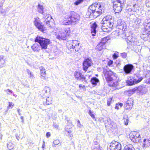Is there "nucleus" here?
Instances as JSON below:
<instances>
[{
	"instance_id": "1",
	"label": "nucleus",
	"mask_w": 150,
	"mask_h": 150,
	"mask_svg": "<svg viewBox=\"0 0 150 150\" xmlns=\"http://www.w3.org/2000/svg\"><path fill=\"white\" fill-rule=\"evenodd\" d=\"M103 72L105 77L110 86L116 87L118 83L119 78L117 74L110 70L105 69Z\"/></svg>"
},
{
	"instance_id": "48",
	"label": "nucleus",
	"mask_w": 150,
	"mask_h": 150,
	"mask_svg": "<svg viewBox=\"0 0 150 150\" xmlns=\"http://www.w3.org/2000/svg\"><path fill=\"white\" fill-rule=\"evenodd\" d=\"M53 146L55 147L56 145H57L59 144V141H53Z\"/></svg>"
},
{
	"instance_id": "58",
	"label": "nucleus",
	"mask_w": 150,
	"mask_h": 150,
	"mask_svg": "<svg viewBox=\"0 0 150 150\" xmlns=\"http://www.w3.org/2000/svg\"><path fill=\"white\" fill-rule=\"evenodd\" d=\"M66 131H67V132L69 133H70L71 132V130L69 129H66Z\"/></svg>"
},
{
	"instance_id": "54",
	"label": "nucleus",
	"mask_w": 150,
	"mask_h": 150,
	"mask_svg": "<svg viewBox=\"0 0 150 150\" xmlns=\"http://www.w3.org/2000/svg\"><path fill=\"white\" fill-rule=\"evenodd\" d=\"M79 87L80 88H82L83 89L85 88V86L82 85V84H80L79 85Z\"/></svg>"
},
{
	"instance_id": "27",
	"label": "nucleus",
	"mask_w": 150,
	"mask_h": 150,
	"mask_svg": "<svg viewBox=\"0 0 150 150\" xmlns=\"http://www.w3.org/2000/svg\"><path fill=\"white\" fill-rule=\"evenodd\" d=\"M123 150H135V149L132 145L129 144L125 146Z\"/></svg>"
},
{
	"instance_id": "6",
	"label": "nucleus",
	"mask_w": 150,
	"mask_h": 150,
	"mask_svg": "<svg viewBox=\"0 0 150 150\" xmlns=\"http://www.w3.org/2000/svg\"><path fill=\"white\" fill-rule=\"evenodd\" d=\"M113 4V8L115 13L120 12L122 9L125 0H112Z\"/></svg>"
},
{
	"instance_id": "38",
	"label": "nucleus",
	"mask_w": 150,
	"mask_h": 150,
	"mask_svg": "<svg viewBox=\"0 0 150 150\" xmlns=\"http://www.w3.org/2000/svg\"><path fill=\"white\" fill-rule=\"evenodd\" d=\"M14 105L11 102H8V105L7 107L8 109H11L13 107Z\"/></svg>"
},
{
	"instance_id": "18",
	"label": "nucleus",
	"mask_w": 150,
	"mask_h": 150,
	"mask_svg": "<svg viewBox=\"0 0 150 150\" xmlns=\"http://www.w3.org/2000/svg\"><path fill=\"white\" fill-rule=\"evenodd\" d=\"M133 104V101L131 98L129 99L126 102L125 105V107L127 109H131Z\"/></svg>"
},
{
	"instance_id": "28",
	"label": "nucleus",
	"mask_w": 150,
	"mask_h": 150,
	"mask_svg": "<svg viewBox=\"0 0 150 150\" xmlns=\"http://www.w3.org/2000/svg\"><path fill=\"white\" fill-rule=\"evenodd\" d=\"M52 103V99L51 98L49 97H48L46 99V101L45 103V102H43L44 104L46 103L47 105H49L51 104Z\"/></svg>"
},
{
	"instance_id": "52",
	"label": "nucleus",
	"mask_w": 150,
	"mask_h": 150,
	"mask_svg": "<svg viewBox=\"0 0 150 150\" xmlns=\"http://www.w3.org/2000/svg\"><path fill=\"white\" fill-rule=\"evenodd\" d=\"M113 63V62L112 61L110 60L108 62V65L109 66H110Z\"/></svg>"
},
{
	"instance_id": "13",
	"label": "nucleus",
	"mask_w": 150,
	"mask_h": 150,
	"mask_svg": "<svg viewBox=\"0 0 150 150\" xmlns=\"http://www.w3.org/2000/svg\"><path fill=\"white\" fill-rule=\"evenodd\" d=\"M134 67V66L132 64H128L124 66L123 71L126 74H130Z\"/></svg>"
},
{
	"instance_id": "56",
	"label": "nucleus",
	"mask_w": 150,
	"mask_h": 150,
	"mask_svg": "<svg viewBox=\"0 0 150 150\" xmlns=\"http://www.w3.org/2000/svg\"><path fill=\"white\" fill-rule=\"evenodd\" d=\"M21 122H22V123L23 124L24 122V119H23V116H21Z\"/></svg>"
},
{
	"instance_id": "50",
	"label": "nucleus",
	"mask_w": 150,
	"mask_h": 150,
	"mask_svg": "<svg viewBox=\"0 0 150 150\" xmlns=\"http://www.w3.org/2000/svg\"><path fill=\"white\" fill-rule=\"evenodd\" d=\"M145 83L150 85V77L145 81Z\"/></svg>"
},
{
	"instance_id": "46",
	"label": "nucleus",
	"mask_w": 150,
	"mask_h": 150,
	"mask_svg": "<svg viewBox=\"0 0 150 150\" xmlns=\"http://www.w3.org/2000/svg\"><path fill=\"white\" fill-rule=\"evenodd\" d=\"M77 125L78 127L80 128H82L83 127V125H81L79 120H78L77 121Z\"/></svg>"
},
{
	"instance_id": "37",
	"label": "nucleus",
	"mask_w": 150,
	"mask_h": 150,
	"mask_svg": "<svg viewBox=\"0 0 150 150\" xmlns=\"http://www.w3.org/2000/svg\"><path fill=\"white\" fill-rule=\"evenodd\" d=\"M138 6L136 4H134L133 5L132 9L133 12H136L138 10L137 8Z\"/></svg>"
},
{
	"instance_id": "14",
	"label": "nucleus",
	"mask_w": 150,
	"mask_h": 150,
	"mask_svg": "<svg viewBox=\"0 0 150 150\" xmlns=\"http://www.w3.org/2000/svg\"><path fill=\"white\" fill-rule=\"evenodd\" d=\"M91 59L87 58L86 59L83 63V69L84 71H86L88 68L90 67L92 64Z\"/></svg>"
},
{
	"instance_id": "31",
	"label": "nucleus",
	"mask_w": 150,
	"mask_h": 150,
	"mask_svg": "<svg viewBox=\"0 0 150 150\" xmlns=\"http://www.w3.org/2000/svg\"><path fill=\"white\" fill-rule=\"evenodd\" d=\"M145 29L146 30H150V23H145L144 24Z\"/></svg>"
},
{
	"instance_id": "57",
	"label": "nucleus",
	"mask_w": 150,
	"mask_h": 150,
	"mask_svg": "<svg viewBox=\"0 0 150 150\" xmlns=\"http://www.w3.org/2000/svg\"><path fill=\"white\" fill-rule=\"evenodd\" d=\"M118 106H119L118 103L116 104V106H115V109H119V108L118 107Z\"/></svg>"
},
{
	"instance_id": "25",
	"label": "nucleus",
	"mask_w": 150,
	"mask_h": 150,
	"mask_svg": "<svg viewBox=\"0 0 150 150\" xmlns=\"http://www.w3.org/2000/svg\"><path fill=\"white\" fill-rule=\"evenodd\" d=\"M4 56L0 55V68L3 67L5 63V60L4 59Z\"/></svg>"
},
{
	"instance_id": "49",
	"label": "nucleus",
	"mask_w": 150,
	"mask_h": 150,
	"mask_svg": "<svg viewBox=\"0 0 150 150\" xmlns=\"http://www.w3.org/2000/svg\"><path fill=\"white\" fill-rule=\"evenodd\" d=\"M6 92L8 94H10L12 93V91L11 90H10L9 89H7L5 90Z\"/></svg>"
},
{
	"instance_id": "30",
	"label": "nucleus",
	"mask_w": 150,
	"mask_h": 150,
	"mask_svg": "<svg viewBox=\"0 0 150 150\" xmlns=\"http://www.w3.org/2000/svg\"><path fill=\"white\" fill-rule=\"evenodd\" d=\"M124 122L125 125H127L128 124L129 120L128 117L127 115L124 116L123 118Z\"/></svg>"
},
{
	"instance_id": "42",
	"label": "nucleus",
	"mask_w": 150,
	"mask_h": 150,
	"mask_svg": "<svg viewBox=\"0 0 150 150\" xmlns=\"http://www.w3.org/2000/svg\"><path fill=\"white\" fill-rule=\"evenodd\" d=\"M83 0H78L75 1L74 4L76 5H77L82 2Z\"/></svg>"
},
{
	"instance_id": "35",
	"label": "nucleus",
	"mask_w": 150,
	"mask_h": 150,
	"mask_svg": "<svg viewBox=\"0 0 150 150\" xmlns=\"http://www.w3.org/2000/svg\"><path fill=\"white\" fill-rule=\"evenodd\" d=\"M14 145L11 142H9L8 144L7 147L9 149H12L14 147Z\"/></svg>"
},
{
	"instance_id": "63",
	"label": "nucleus",
	"mask_w": 150,
	"mask_h": 150,
	"mask_svg": "<svg viewBox=\"0 0 150 150\" xmlns=\"http://www.w3.org/2000/svg\"><path fill=\"white\" fill-rule=\"evenodd\" d=\"M5 12V10H2L1 11V13H4Z\"/></svg>"
},
{
	"instance_id": "33",
	"label": "nucleus",
	"mask_w": 150,
	"mask_h": 150,
	"mask_svg": "<svg viewBox=\"0 0 150 150\" xmlns=\"http://www.w3.org/2000/svg\"><path fill=\"white\" fill-rule=\"evenodd\" d=\"M132 8H131L129 7H127L126 8V12H127L129 14H132L133 11Z\"/></svg>"
},
{
	"instance_id": "23",
	"label": "nucleus",
	"mask_w": 150,
	"mask_h": 150,
	"mask_svg": "<svg viewBox=\"0 0 150 150\" xmlns=\"http://www.w3.org/2000/svg\"><path fill=\"white\" fill-rule=\"evenodd\" d=\"M99 81L98 79L96 77H93L91 78V82L94 86H96L97 85V83L99 82Z\"/></svg>"
},
{
	"instance_id": "44",
	"label": "nucleus",
	"mask_w": 150,
	"mask_h": 150,
	"mask_svg": "<svg viewBox=\"0 0 150 150\" xmlns=\"http://www.w3.org/2000/svg\"><path fill=\"white\" fill-rule=\"evenodd\" d=\"M107 41V40L106 39V38L105 37L102 39L101 42L103 43L104 45H105Z\"/></svg>"
},
{
	"instance_id": "29",
	"label": "nucleus",
	"mask_w": 150,
	"mask_h": 150,
	"mask_svg": "<svg viewBox=\"0 0 150 150\" xmlns=\"http://www.w3.org/2000/svg\"><path fill=\"white\" fill-rule=\"evenodd\" d=\"M137 132L135 131H133L131 132L129 134V137L132 141H133V139L136 134ZM133 141H134L133 140Z\"/></svg>"
},
{
	"instance_id": "59",
	"label": "nucleus",
	"mask_w": 150,
	"mask_h": 150,
	"mask_svg": "<svg viewBox=\"0 0 150 150\" xmlns=\"http://www.w3.org/2000/svg\"><path fill=\"white\" fill-rule=\"evenodd\" d=\"M106 39L108 41L110 39V36H107L106 37H105Z\"/></svg>"
},
{
	"instance_id": "2",
	"label": "nucleus",
	"mask_w": 150,
	"mask_h": 150,
	"mask_svg": "<svg viewBox=\"0 0 150 150\" xmlns=\"http://www.w3.org/2000/svg\"><path fill=\"white\" fill-rule=\"evenodd\" d=\"M101 8L100 4H93L88 8L87 14L90 17L93 16V18H96L102 13Z\"/></svg>"
},
{
	"instance_id": "53",
	"label": "nucleus",
	"mask_w": 150,
	"mask_h": 150,
	"mask_svg": "<svg viewBox=\"0 0 150 150\" xmlns=\"http://www.w3.org/2000/svg\"><path fill=\"white\" fill-rule=\"evenodd\" d=\"M53 126L57 129H58L59 128V126L56 124L54 123L53 125Z\"/></svg>"
},
{
	"instance_id": "61",
	"label": "nucleus",
	"mask_w": 150,
	"mask_h": 150,
	"mask_svg": "<svg viewBox=\"0 0 150 150\" xmlns=\"http://www.w3.org/2000/svg\"><path fill=\"white\" fill-rule=\"evenodd\" d=\"M148 31V33H147L148 36H150V30Z\"/></svg>"
},
{
	"instance_id": "21",
	"label": "nucleus",
	"mask_w": 150,
	"mask_h": 150,
	"mask_svg": "<svg viewBox=\"0 0 150 150\" xmlns=\"http://www.w3.org/2000/svg\"><path fill=\"white\" fill-rule=\"evenodd\" d=\"M103 25L101 27L102 30L105 32H108L110 31L113 28H110V26L108 25Z\"/></svg>"
},
{
	"instance_id": "20",
	"label": "nucleus",
	"mask_w": 150,
	"mask_h": 150,
	"mask_svg": "<svg viewBox=\"0 0 150 150\" xmlns=\"http://www.w3.org/2000/svg\"><path fill=\"white\" fill-rule=\"evenodd\" d=\"M124 22L122 21L121 19L118 20L117 21V26L118 28L120 30H123L124 27Z\"/></svg>"
},
{
	"instance_id": "10",
	"label": "nucleus",
	"mask_w": 150,
	"mask_h": 150,
	"mask_svg": "<svg viewBox=\"0 0 150 150\" xmlns=\"http://www.w3.org/2000/svg\"><path fill=\"white\" fill-rule=\"evenodd\" d=\"M33 23L35 26L42 32H43L45 30L44 25L42 24L39 18L37 17L35 18Z\"/></svg>"
},
{
	"instance_id": "55",
	"label": "nucleus",
	"mask_w": 150,
	"mask_h": 150,
	"mask_svg": "<svg viewBox=\"0 0 150 150\" xmlns=\"http://www.w3.org/2000/svg\"><path fill=\"white\" fill-rule=\"evenodd\" d=\"M50 135H51L50 133V132H48L46 133V136L47 137H48L50 136Z\"/></svg>"
},
{
	"instance_id": "12",
	"label": "nucleus",
	"mask_w": 150,
	"mask_h": 150,
	"mask_svg": "<svg viewBox=\"0 0 150 150\" xmlns=\"http://www.w3.org/2000/svg\"><path fill=\"white\" fill-rule=\"evenodd\" d=\"M42 14L43 15V18L45 19L44 21L45 23H46L49 27H52V26L51 24H52V23L51 22V20L52 19L51 16L50 15L47 14L45 13Z\"/></svg>"
},
{
	"instance_id": "19",
	"label": "nucleus",
	"mask_w": 150,
	"mask_h": 150,
	"mask_svg": "<svg viewBox=\"0 0 150 150\" xmlns=\"http://www.w3.org/2000/svg\"><path fill=\"white\" fill-rule=\"evenodd\" d=\"M97 27V25L95 22H94L91 26V33L93 36H94L96 33V29Z\"/></svg>"
},
{
	"instance_id": "15",
	"label": "nucleus",
	"mask_w": 150,
	"mask_h": 150,
	"mask_svg": "<svg viewBox=\"0 0 150 150\" xmlns=\"http://www.w3.org/2000/svg\"><path fill=\"white\" fill-rule=\"evenodd\" d=\"M74 76L76 79L83 81L86 82V80L85 76L82 75L79 71H76L74 74Z\"/></svg>"
},
{
	"instance_id": "4",
	"label": "nucleus",
	"mask_w": 150,
	"mask_h": 150,
	"mask_svg": "<svg viewBox=\"0 0 150 150\" xmlns=\"http://www.w3.org/2000/svg\"><path fill=\"white\" fill-rule=\"evenodd\" d=\"M142 79L143 78L140 75L136 74L134 77L129 76L126 83L128 86H132L139 83Z\"/></svg>"
},
{
	"instance_id": "11",
	"label": "nucleus",
	"mask_w": 150,
	"mask_h": 150,
	"mask_svg": "<svg viewBox=\"0 0 150 150\" xmlns=\"http://www.w3.org/2000/svg\"><path fill=\"white\" fill-rule=\"evenodd\" d=\"M110 147V150H121V144L117 141H112Z\"/></svg>"
},
{
	"instance_id": "8",
	"label": "nucleus",
	"mask_w": 150,
	"mask_h": 150,
	"mask_svg": "<svg viewBox=\"0 0 150 150\" xmlns=\"http://www.w3.org/2000/svg\"><path fill=\"white\" fill-rule=\"evenodd\" d=\"M113 19L112 17L110 16H107L104 17L101 23L103 25H107L110 26V28H113Z\"/></svg>"
},
{
	"instance_id": "40",
	"label": "nucleus",
	"mask_w": 150,
	"mask_h": 150,
	"mask_svg": "<svg viewBox=\"0 0 150 150\" xmlns=\"http://www.w3.org/2000/svg\"><path fill=\"white\" fill-rule=\"evenodd\" d=\"M118 52H117L115 53L112 55V57L114 59H116L118 57Z\"/></svg>"
},
{
	"instance_id": "51",
	"label": "nucleus",
	"mask_w": 150,
	"mask_h": 150,
	"mask_svg": "<svg viewBox=\"0 0 150 150\" xmlns=\"http://www.w3.org/2000/svg\"><path fill=\"white\" fill-rule=\"evenodd\" d=\"M140 136V135L139 133H137L136 134L134 137L133 138L134 139H137Z\"/></svg>"
},
{
	"instance_id": "45",
	"label": "nucleus",
	"mask_w": 150,
	"mask_h": 150,
	"mask_svg": "<svg viewBox=\"0 0 150 150\" xmlns=\"http://www.w3.org/2000/svg\"><path fill=\"white\" fill-rule=\"evenodd\" d=\"M49 90V88L48 87H45L44 88V90L42 91V92L44 93H47V91Z\"/></svg>"
},
{
	"instance_id": "43",
	"label": "nucleus",
	"mask_w": 150,
	"mask_h": 150,
	"mask_svg": "<svg viewBox=\"0 0 150 150\" xmlns=\"http://www.w3.org/2000/svg\"><path fill=\"white\" fill-rule=\"evenodd\" d=\"M146 5L147 7L150 8V0H147L146 1Z\"/></svg>"
},
{
	"instance_id": "39",
	"label": "nucleus",
	"mask_w": 150,
	"mask_h": 150,
	"mask_svg": "<svg viewBox=\"0 0 150 150\" xmlns=\"http://www.w3.org/2000/svg\"><path fill=\"white\" fill-rule=\"evenodd\" d=\"M89 114L93 119L95 118L94 113L92 112L90 110L89 111Z\"/></svg>"
},
{
	"instance_id": "16",
	"label": "nucleus",
	"mask_w": 150,
	"mask_h": 150,
	"mask_svg": "<svg viewBox=\"0 0 150 150\" xmlns=\"http://www.w3.org/2000/svg\"><path fill=\"white\" fill-rule=\"evenodd\" d=\"M79 42L76 40H72L67 42V46L70 49L75 47V46L79 44Z\"/></svg>"
},
{
	"instance_id": "34",
	"label": "nucleus",
	"mask_w": 150,
	"mask_h": 150,
	"mask_svg": "<svg viewBox=\"0 0 150 150\" xmlns=\"http://www.w3.org/2000/svg\"><path fill=\"white\" fill-rule=\"evenodd\" d=\"M27 72L28 75H30V76L31 78H34V76L33 73L30 71L28 69H27L26 70Z\"/></svg>"
},
{
	"instance_id": "26",
	"label": "nucleus",
	"mask_w": 150,
	"mask_h": 150,
	"mask_svg": "<svg viewBox=\"0 0 150 150\" xmlns=\"http://www.w3.org/2000/svg\"><path fill=\"white\" fill-rule=\"evenodd\" d=\"M104 44L101 42L99 43L96 46V49L98 51H101L104 46Z\"/></svg>"
},
{
	"instance_id": "5",
	"label": "nucleus",
	"mask_w": 150,
	"mask_h": 150,
	"mask_svg": "<svg viewBox=\"0 0 150 150\" xmlns=\"http://www.w3.org/2000/svg\"><path fill=\"white\" fill-rule=\"evenodd\" d=\"M35 41V42H38L42 49L44 50L47 48V46L50 42L49 39L38 36L36 38Z\"/></svg>"
},
{
	"instance_id": "60",
	"label": "nucleus",
	"mask_w": 150,
	"mask_h": 150,
	"mask_svg": "<svg viewBox=\"0 0 150 150\" xmlns=\"http://www.w3.org/2000/svg\"><path fill=\"white\" fill-rule=\"evenodd\" d=\"M45 142L44 141H43V145H42V148H43L44 147H45Z\"/></svg>"
},
{
	"instance_id": "62",
	"label": "nucleus",
	"mask_w": 150,
	"mask_h": 150,
	"mask_svg": "<svg viewBox=\"0 0 150 150\" xmlns=\"http://www.w3.org/2000/svg\"><path fill=\"white\" fill-rule=\"evenodd\" d=\"M58 112L59 113H62V110H59L58 111Z\"/></svg>"
},
{
	"instance_id": "24",
	"label": "nucleus",
	"mask_w": 150,
	"mask_h": 150,
	"mask_svg": "<svg viewBox=\"0 0 150 150\" xmlns=\"http://www.w3.org/2000/svg\"><path fill=\"white\" fill-rule=\"evenodd\" d=\"M37 9L38 12L42 14H43L45 13L43 6L39 4L38 5Z\"/></svg>"
},
{
	"instance_id": "64",
	"label": "nucleus",
	"mask_w": 150,
	"mask_h": 150,
	"mask_svg": "<svg viewBox=\"0 0 150 150\" xmlns=\"http://www.w3.org/2000/svg\"><path fill=\"white\" fill-rule=\"evenodd\" d=\"M119 105L120 107H122L123 105V104L122 103H119L118 104Z\"/></svg>"
},
{
	"instance_id": "36",
	"label": "nucleus",
	"mask_w": 150,
	"mask_h": 150,
	"mask_svg": "<svg viewBox=\"0 0 150 150\" xmlns=\"http://www.w3.org/2000/svg\"><path fill=\"white\" fill-rule=\"evenodd\" d=\"M80 44H77L75 46V47L73 48V49H74L76 51H78L80 49V46L79 45Z\"/></svg>"
},
{
	"instance_id": "7",
	"label": "nucleus",
	"mask_w": 150,
	"mask_h": 150,
	"mask_svg": "<svg viewBox=\"0 0 150 150\" xmlns=\"http://www.w3.org/2000/svg\"><path fill=\"white\" fill-rule=\"evenodd\" d=\"M70 33V30L69 28H64L59 32L57 38L60 40H66L67 36H69Z\"/></svg>"
},
{
	"instance_id": "41",
	"label": "nucleus",
	"mask_w": 150,
	"mask_h": 150,
	"mask_svg": "<svg viewBox=\"0 0 150 150\" xmlns=\"http://www.w3.org/2000/svg\"><path fill=\"white\" fill-rule=\"evenodd\" d=\"M112 98H110L108 99L107 104L108 106H109L110 105V104L112 102Z\"/></svg>"
},
{
	"instance_id": "22",
	"label": "nucleus",
	"mask_w": 150,
	"mask_h": 150,
	"mask_svg": "<svg viewBox=\"0 0 150 150\" xmlns=\"http://www.w3.org/2000/svg\"><path fill=\"white\" fill-rule=\"evenodd\" d=\"M40 45L38 43H35L31 46V48L34 51L38 52L40 50Z\"/></svg>"
},
{
	"instance_id": "17",
	"label": "nucleus",
	"mask_w": 150,
	"mask_h": 150,
	"mask_svg": "<svg viewBox=\"0 0 150 150\" xmlns=\"http://www.w3.org/2000/svg\"><path fill=\"white\" fill-rule=\"evenodd\" d=\"M40 77L41 79L46 80L47 79L46 77V73L45 69L43 67L40 68Z\"/></svg>"
},
{
	"instance_id": "9",
	"label": "nucleus",
	"mask_w": 150,
	"mask_h": 150,
	"mask_svg": "<svg viewBox=\"0 0 150 150\" xmlns=\"http://www.w3.org/2000/svg\"><path fill=\"white\" fill-rule=\"evenodd\" d=\"M134 92L137 91L141 95L145 94L148 91V88L147 86L142 84L138 86L137 87H136L132 89Z\"/></svg>"
},
{
	"instance_id": "47",
	"label": "nucleus",
	"mask_w": 150,
	"mask_h": 150,
	"mask_svg": "<svg viewBox=\"0 0 150 150\" xmlns=\"http://www.w3.org/2000/svg\"><path fill=\"white\" fill-rule=\"evenodd\" d=\"M121 56L123 58H125L127 56V54L125 52L122 53L121 54Z\"/></svg>"
},
{
	"instance_id": "32",
	"label": "nucleus",
	"mask_w": 150,
	"mask_h": 150,
	"mask_svg": "<svg viewBox=\"0 0 150 150\" xmlns=\"http://www.w3.org/2000/svg\"><path fill=\"white\" fill-rule=\"evenodd\" d=\"M129 41L131 42L132 44L134 45L137 44V40L134 38L131 39Z\"/></svg>"
},
{
	"instance_id": "3",
	"label": "nucleus",
	"mask_w": 150,
	"mask_h": 150,
	"mask_svg": "<svg viewBox=\"0 0 150 150\" xmlns=\"http://www.w3.org/2000/svg\"><path fill=\"white\" fill-rule=\"evenodd\" d=\"M79 15L74 11H70L64 16V20L63 22V24L69 25L72 22H75L79 20Z\"/></svg>"
}]
</instances>
